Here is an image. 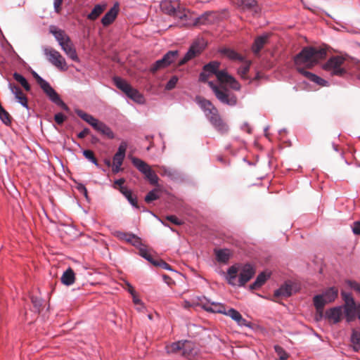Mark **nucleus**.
<instances>
[{
	"label": "nucleus",
	"instance_id": "8fccbe9b",
	"mask_svg": "<svg viewBox=\"0 0 360 360\" xmlns=\"http://www.w3.org/2000/svg\"><path fill=\"white\" fill-rule=\"evenodd\" d=\"M67 119V117L62 112H58L54 115V120L58 124H63Z\"/></svg>",
	"mask_w": 360,
	"mask_h": 360
},
{
	"label": "nucleus",
	"instance_id": "b1692460",
	"mask_svg": "<svg viewBox=\"0 0 360 360\" xmlns=\"http://www.w3.org/2000/svg\"><path fill=\"white\" fill-rule=\"evenodd\" d=\"M10 86L11 91L15 95V98L17 100L18 103H20L24 108L29 109L27 98L23 94L20 88L17 86H12L11 84H10Z\"/></svg>",
	"mask_w": 360,
	"mask_h": 360
},
{
	"label": "nucleus",
	"instance_id": "9d476101",
	"mask_svg": "<svg viewBox=\"0 0 360 360\" xmlns=\"http://www.w3.org/2000/svg\"><path fill=\"white\" fill-rule=\"evenodd\" d=\"M133 165L144 175L145 179L150 185L158 186L159 178L150 166L146 162L136 157L130 158Z\"/></svg>",
	"mask_w": 360,
	"mask_h": 360
},
{
	"label": "nucleus",
	"instance_id": "412c9836",
	"mask_svg": "<svg viewBox=\"0 0 360 360\" xmlns=\"http://www.w3.org/2000/svg\"><path fill=\"white\" fill-rule=\"evenodd\" d=\"M119 11V4L115 3L114 6L103 15L101 23L104 26L110 25L116 18Z\"/></svg>",
	"mask_w": 360,
	"mask_h": 360
},
{
	"label": "nucleus",
	"instance_id": "9b49d317",
	"mask_svg": "<svg viewBox=\"0 0 360 360\" xmlns=\"http://www.w3.org/2000/svg\"><path fill=\"white\" fill-rule=\"evenodd\" d=\"M345 304L342 307L346 318V321L349 323L354 321L356 318V311L358 306H356L355 301L351 294L342 292L341 293Z\"/></svg>",
	"mask_w": 360,
	"mask_h": 360
},
{
	"label": "nucleus",
	"instance_id": "dca6fc26",
	"mask_svg": "<svg viewBox=\"0 0 360 360\" xmlns=\"http://www.w3.org/2000/svg\"><path fill=\"white\" fill-rule=\"evenodd\" d=\"M203 44L199 41H194L189 47L184 56L178 62L179 65H183L190 60L199 55L203 50Z\"/></svg>",
	"mask_w": 360,
	"mask_h": 360
},
{
	"label": "nucleus",
	"instance_id": "c03bdc74",
	"mask_svg": "<svg viewBox=\"0 0 360 360\" xmlns=\"http://www.w3.org/2000/svg\"><path fill=\"white\" fill-rule=\"evenodd\" d=\"M179 81V77L176 75L172 76L169 80L167 82L165 86V89L167 91H171L175 88L177 82Z\"/></svg>",
	"mask_w": 360,
	"mask_h": 360
},
{
	"label": "nucleus",
	"instance_id": "f8f14e48",
	"mask_svg": "<svg viewBox=\"0 0 360 360\" xmlns=\"http://www.w3.org/2000/svg\"><path fill=\"white\" fill-rule=\"evenodd\" d=\"M44 53L47 57L48 60L60 70H68V65L65 58L60 53L53 48L44 47Z\"/></svg>",
	"mask_w": 360,
	"mask_h": 360
},
{
	"label": "nucleus",
	"instance_id": "0eeeda50",
	"mask_svg": "<svg viewBox=\"0 0 360 360\" xmlns=\"http://www.w3.org/2000/svg\"><path fill=\"white\" fill-rule=\"evenodd\" d=\"M208 86L212 90L216 98L221 103L231 107H233L237 105V96L228 89L222 86H218L212 81L208 82Z\"/></svg>",
	"mask_w": 360,
	"mask_h": 360
},
{
	"label": "nucleus",
	"instance_id": "473e14b6",
	"mask_svg": "<svg viewBox=\"0 0 360 360\" xmlns=\"http://www.w3.org/2000/svg\"><path fill=\"white\" fill-rule=\"evenodd\" d=\"M351 342L353 345V349L355 352L360 350V332L353 330L351 335Z\"/></svg>",
	"mask_w": 360,
	"mask_h": 360
},
{
	"label": "nucleus",
	"instance_id": "7c9ffc66",
	"mask_svg": "<svg viewBox=\"0 0 360 360\" xmlns=\"http://www.w3.org/2000/svg\"><path fill=\"white\" fill-rule=\"evenodd\" d=\"M216 259L220 263H226L230 258V252L227 249H219L215 251Z\"/></svg>",
	"mask_w": 360,
	"mask_h": 360
},
{
	"label": "nucleus",
	"instance_id": "72a5a7b5",
	"mask_svg": "<svg viewBox=\"0 0 360 360\" xmlns=\"http://www.w3.org/2000/svg\"><path fill=\"white\" fill-rule=\"evenodd\" d=\"M75 112L81 119L87 122L89 125L92 124V123L96 120V118L91 115H89L80 109L76 108Z\"/></svg>",
	"mask_w": 360,
	"mask_h": 360
},
{
	"label": "nucleus",
	"instance_id": "864d4df0",
	"mask_svg": "<svg viewBox=\"0 0 360 360\" xmlns=\"http://www.w3.org/2000/svg\"><path fill=\"white\" fill-rule=\"evenodd\" d=\"M76 188L79 193H82L86 199L88 198L87 189L83 184L78 183L76 186Z\"/></svg>",
	"mask_w": 360,
	"mask_h": 360
},
{
	"label": "nucleus",
	"instance_id": "6ab92c4d",
	"mask_svg": "<svg viewBox=\"0 0 360 360\" xmlns=\"http://www.w3.org/2000/svg\"><path fill=\"white\" fill-rule=\"evenodd\" d=\"M342 315V307L337 306L330 308L326 310L324 314V317L328 321H332L333 323H338Z\"/></svg>",
	"mask_w": 360,
	"mask_h": 360
},
{
	"label": "nucleus",
	"instance_id": "bf43d9fd",
	"mask_svg": "<svg viewBox=\"0 0 360 360\" xmlns=\"http://www.w3.org/2000/svg\"><path fill=\"white\" fill-rule=\"evenodd\" d=\"M352 229L354 234L360 235V221L354 222Z\"/></svg>",
	"mask_w": 360,
	"mask_h": 360
},
{
	"label": "nucleus",
	"instance_id": "69168bd1",
	"mask_svg": "<svg viewBox=\"0 0 360 360\" xmlns=\"http://www.w3.org/2000/svg\"><path fill=\"white\" fill-rule=\"evenodd\" d=\"M122 165L113 164L112 171L114 174H117L122 170Z\"/></svg>",
	"mask_w": 360,
	"mask_h": 360
},
{
	"label": "nucleus",
	"instance_id": "4be33fe9",
	"mask_svg": "<svg viewBox=\"0 0 360 360\" xmlns=\"http://www.w3.org/2000/svg\"><path fill=\"white\" fill-rule=\"evenodd\" d=\"M49 32L53 35L59 45L63 44L65 41H70V38L66 34L65 32L55 25H51L49 27Z\"/></svg>",
	"mask_w": 360,
	"mask_h": 360
},
{
	"label": "nucleus",
	"instance_id": "49530a36",
	"mask_svg": "<svg viewBox=\"0 0 360 360\" xmlns=\"http://www.w3.org/2000/svg\"><path fill=\"white\" fill-rule=\"evenodd\" d=\"M31 302L35 309L39 311L43 304V300L41 297L32 295L31 297Z\"/></svg>",
	"mask_w": 360,
	"mask_h": 360
},
{
	"label": "nucleus",
	"instance_id": "a211bd4d",
	"mask_svg": "<svg viewBox=\"0 0 360 360\" xmlns=\"http://www.w3.org/2000/svg\"><path fill=\"white\" fill-rule=\"evenodd\" d=\"M158 167L160 169V174L162 176H166L173 181H181L184 180L183 174L177 169L165 165L158 166Z\"/></svg>",
	"mask_w": 360,
	"mask_h": 360
},
{
	"label": "nucleus",
	"instance_id": "39448f33",
	"mask_svg": "<svg viewBox=\"0 0 360 360\" xmlns=\"http://www.w3.org/2000/svg\"><path fill=\"white\" fill-rule=\"evenodd\" d=\"M32 75L36 79L37 83L39 85L43 92L46 95L49 99L60 107L63 110L66 112L70 110L69 107L64 103L60 98L59 94L55 91V89L51 86V84L44 79H43L35 71H32Z\"/></svg>",
	"mask_w": 360,
	"mask_h": 360
},
{
	"label": "nucleus",
	"instance_id": "a878e982",
	"mask_svg": "<svg viewBox=\"0 0 360 360\" xmlns=\"http://www.w3.org/2000/svg\"><path fill=\"white\" fill-rule=\"evenodd\" d=\"M292 293V285L288 282L281 285V287L274 291V296L276 297H288Z\"/></svg>",
	"mask_w": 360,
	"mask_h": 360
},
{
	"label": "nucleus",
	"instance_id": "cd10ccee",
	"mask_svg": "<svg viewBox=\"0 0 360 360\" xmlns=\"http://www.w3.org/2000/svg\"><path fill=\"white\" fill-rule=\"evenodd\" d=\"M61 283L65 285L70 286L72 285L75 280V274L71 268L65 271L60 278Z\"/></svg>",
	"mask_w": 360,
	"mask_h": 360
},
{
	"label": "nucleus",
	"instance_id": "680f3d73",
	"mask_svg": "<svg viewBox=\"0 0 360 360\" xmlns=\"http://www.w3.org/2000/svg\"><path fill=\"white\" fill-rule=\"evenodd\" d=\"M124 182H125V179L124 178H120V179H116L114 181V184L119 186V190H120V192H121V188L122 187H124L123 186Z\"/></svg>",
	"mask_w": 360,
	"mask_h": 360
},
{
	"label": "nucleus",
	"instance_id": "aec40b11",
	"mask_svg": "<svg viewBox=\"0 0 360 360\" xmlns=\"http://www.w3.org/2000/svg\"><path fill=\"white\" fill-rule=\"evenodd\" d=\"M270 34L264 33L262 35L257 37L251 46L252 51L255 55H258L261 50L264 48V45L268 42Z\"/></svg>",
	"mask_w": 360,
	"mask_h": 360
},
{
	"label": "nucleus",
	"instance_id": "79ce46f5",
	"mask_svg": "<svg viewBox=\"0 0 360 360\" xmlns=\"http://www.w3.org/2000/svg\"><path fill=\"white\" fill-rule=\"evenodd\" d=\"M0 120L5 124H10L11 122V116L9 113L3 108H0Z\"/></svg>",
	"mask_w": 360,
	"mask_h": 360
},
{
	"label": "nucleus",
	"instance_id": "774afa93",
	"mask_svg": "<svg viewBox=\"0 0 360 360\" xmlns=\"http://www.w3.org/2000/svg\"><path fill=\"white\" fill-rule=\"evenodd\" d=\"M148 262L150 263H151L153 266L160 267V266L161 265L160 262H162V259H156L152 257V259H150V261H148Z\"/></svg>",
	"mask_w": 360,
	"mask_h": 360
},
{
	"label": "nucleus",
	"instance_id": "e433bc0d",
	"mask_svg": "<svg viewBox=\"0 0 360 360\" xmlns=\"http://www.w3.org/2000/svg\"><path fill=\"white\" fill-rule=\"evenodd\" d=\"M167 67H168V65H166V63L165 62L163 58H161L160 60H156L153 64L150 65V72L152 73H155L159 70L165 68Z\"/></svg>",
	"mask_w": 360,
	"mask_h": 360
},
{
	"label": "nucleus",
	"instance_id": "5fc2aeb1",
	"mask_svg": "<svg viewBox=\"0 0 360 360\" xmlns=\"http://www.w3.org/2000/svg\"><path fill=\"white\" fill-rule=\"evenodd\" d=\"M312 82L321 86H326L328 85V82L322 79L321 77L316 75Z\"/></svg>",
	"mask_w": 360,
	"mask_h": 360
},
{
	"label": "nucleus",
	"instance_id": "2f4dec72",
	"mask_svg": "<svg viewBox=\"0 0 360 360\" xmlns=\"http://www.w3.org/2000/svg\"><path fill=\"white\" fill-rule=\"evenodd\" d=\"M179 56V51L177 50H172L167 51L162 58L166 63V65L169 66L172 63L176 61Z\"/></svg>",
	"mask_w": 360,
	"mask_h": 360
},
{
	"label": "nucleus",
	"instance_id": "c756f323",
	"mask_svg": "<svg viewBox=\"0 0 360 360\" xmlns=\"http://www.w3.org/2000/svg\"><path fill=\"white\" fill-rule=\"evenodd\" d=\"M220 53L228 58L234 60L243 61V57L233 49L229 48H223L220 49Z\"/></svg>",
	"mask_w": 360,
	"mask_h": 360
},
{
	"label": "nucleus",
	"instance_id": "393cba45",
	"mask_svg": "<svg viewBox=\"0 0 360 360\" xmlns=\"http://www.w3.org/2000/svg\"><path fill=\"white\" fill-rule=\"evenodd\" d=\"M127 143L122 141L118 147L117 151L113 156V164L122 165L125 158Z\"/></svg>",
	"mask_w": 360,
	"mask_h": 360
},
{
	"label": "nucleus",
	"instance_id": "20e7f679",
	"mask_svg": "<svg viewBox=\"0 0 360 360\" xmlns=\"http://www.w3.org/2000/svg\"><path fill=\"white\" fill-rule=\"evenodd\" d=\"M200 105L204 110L206 117L217 131L221 134L228 132V125L223 121L218 113L217 109L212 105L211 101L203 98L200 101Z\"/></svg>",
	"mask_w": 360,
	"mask_h": 360
},
{
	"label": "nucleus",
	"instance_id": "ea45409f",
	"mask_svg": "<svg viewBox=\"0 0 360 360\" xmlns=\"http://www.w3.org/2000/svg\"><path fill=\"white\" fill-rule=\"evenodd\" d=\"M161 7H162V11L169 15H172L174 13L176 12V6L172 5L170 2H167V1H165V2H163L162 4H161Z\"/></svg>",
	"mask_w": 360,
	"mask_h": 360
},
{
	"label": "nucleus",
	"instance_id": "6e6d98bb",
	"mask_svg": "<svg viewBox=\"0 0 360 360\" xmlns=\"http://www.w3.org/2000/svg\"><path fill=\"white\" fill-rule=\"evenodd\" d=\"M65 54L73 61L79 62V59L75 48H73L72 50H70Z\"/></svg>",
	"mask_w": 360,
	"mask_h": 360
},
{
	"label": "nucleus",
	"instance_id": "4468645a",
	"mask_svg": "<svg viewBox=\"0 0 360 360\" xmlns=\"http://www.w3.org/2000/svg\"><path fill=\"white\" fill-rule=\"evenodd\" d=\"M237 7L243 12H249L252 16H257L261 9L256 0H236Z\"/></svg>",
	"mask_w": 360,
	"mask_h": 360
},
{
	"label": "nucleus",
	"instance_id": "f704fd0d",
	"mask_svg": "<svg viewBox=\"0 0 360 360\" xmlns=\"http://www.w3.org/2000/svg\"><path fill=\"white\" fill-rule=\"evenodd\" d=\"M13 78L15 81L19 82L26 91H30V85L29 84L27 79L23 75L18 72H14Z\"/></svg>",
	"mask_w": 360,
	"mask_h": 360
},
{
	"label": "nucleus",
	"instance_id": "bb28decb",
	"mask_svg": "<svg viewBox=\"0 0 360 360\" xmlns=\"http://www.w3.org/2000/svg\"><path fill=\"white\" fill-rule=\"evenodd\" d=\"M121 193L127 198L130 205L136 208L140 209L141 207L138 204L136 196L132 194L131 190L127 189L126 187L121 188Z\"/></svg>",
	"mask_w": 360,
	"mask_h": 360
},
{
	"label": "nucleus",
	"instance_id": "4d7b16f0",
	"mask_svg": "<svg viewBox=\"0 0 360 360\" xmlns=\"http://www.w3.org/2000/svg\"><path fill=\"white\" fill-rule=\"evenodd\" d=\"M183 346H184V343H182L181 342H173L171 345V350H172V352H174L179 351V350L182 349Z\"/></svg>",
	"mask_w": 360,
	"mask_h": 360
},
{
	"label": "nucleus",
	"instance_id": "7ed1b4c3",
	"mask_svg": "<svg viewBox=\"0 0 360 360\" xmlns=\"http://www.w3.org/2000/svg\"><path fill=\"white\" fill-rule=\"evenodd\" d=\"M200 304L202 308L207 311L212 313L223 314L231 317L240 326H247V321L243 318L242 315L236 309L229 308L226 310L225 306L219 302H211L210 300L205 296L198 297Z\"/></svg>",
	"mask_w": 360,
	"mask_h": 360
},
{
	"label": "nucleus",
	"instance_id": "f03ea898",
	"mask_svg": "<svg viewBox=\"0 0 360 360\" xmlns=\"http://www.w3.org/2000/svg\"><path fill=\"white\" fill-rule=\"evenodd\" d=\"M326 56V51L323 49L305 46L294 57L293 60L296 68L303 65L307 68H311Z\"/></svg>",
	"mask_w": 360,
	"mask_h": 360
},
{
	"label": "nucleus",
	"instance_id": "423d86ee",
	"mask_svg": "<svg viewBox=\"0 0 360 360\" xmlns=\"http://www.w3.org/2000/svg\"><path fill=\"white\" fill-rule=\"evenodd\" d=\"M338 295V290L335 287H330L326 288L322 294L316 295L313 297V304L318 311H321L323 314L324 307L327 304L333 302Z\"/></svg>",
	"mask_w": 360,
	"mask_h": 360
},
{
	"label": "nucleus",
	"instance_id": "a18cd8bd",
	"mask_svg": "<svg viewBox=\"0 0 360 360\" xmlns=\"http://www.w3.org/2000/svg\"><path fill=\"white\" fill-rule=\"evenodd\" d=\"M158 198L159 195L157 193V190L153 189L147 193L144 200L147 203H150L153 200H158Z\"/></svg>",
	"mask_w": 360,
	"mask_h": 360
},
{
	"label": "nucleus",
	"instance_id": "052dcab7",
	"mask_svg": "<svg viewBox=\"0 0 360 360\" xmlns=\"http://www.w3.org/2000/svg\"><path fill=\"white\" fill-rule=\"evenodd\" d=\"M63 0H54L53 1V7L56 13H59L60 11V6L62 4Z\"/></svg>",
	"mask_w": 360,
	"mask_h": 360
},
{
	"label": "nucleus",
	"instance_id": "f3484780",
	"mask_svg": "<svg viewBox=\"0 0 360 360\" xmlns=\"http://www.w3.org/2000/svg\"><path fill=\"white\" fill-rule=\"evenodd\" d=\"M115 236L120 240H124L127 243L134 246L137 249L143 246L142 240L140 237L132 233H125L122 231H117Z\"/></svg>",
	"mask_w": 360,
	"mask_h": 360
},
{
	"label": "nucleus",
	"instance_id": "1a4fd4ad",
	"mask_svg": "<svg viewBox=\"0 0 360 360\" xmlns=\"http://www.w3.org/2000/svg\"><path fill=\"white\" fill-rule=\"evenodd\" d=\"M344 62L343 58L340 56H333L322 65V68L331 76L345 77L347 72L346 69L342 67Z\"/></svg>",
	"mask_w": 360,
	"mask_h": 360
},
{
	"label": "nucleus",
	"instance_id": "c9c22d12",
	"mask_svg": "<svg viewBox=\"0 0 360 360\" xmlns=\"http://www.w3.org/2000/svg\"><path fill=\"white\" fill-rule=\"evenodd\" d=\"M97 131L100 132L103 135L106 136L108 138L110 139H112L115 137V134L113 131L111 130V129L103 122H101Z\"/></svg>",
	"mask_w": 360,
	"mask_h": 360
},
{
	"label": "nucleus",
	"instance_id": "a19ab883",
	"mask_svg": "<svg viewBox=\"0 0 360 360\" xmlns=\"http://www.w3.org/2000/svg\"><path fill=\"white\" fill-rule=\"evenodd\" d=\"M250 63L248 61H245L238 68V73L240 75L242 78H245L246 75L250 70Z\"/></svg>",
	"mask_w": 360,
	"mask_h": 360
},
{
	"label": "nucleus",
	"instance_id": "4c0bfd02",
	"mask_svg": "<svg viewBox=\"0 0 360 360\" xmlns=\"http://www.w3.org/2000/svg\"><path fill=\"white\" fill-rule=\"evenodd\" d=\"M82 154L86 159H87L89 162H92L97 167L101 168V165L98 164L96 158L94 155V153L91 150H84L82 151Z\"/></svg>",
	"mask_w": 360,
	"mask_h": 360
},
{
	"label": "nucleus",
	"instance_id": "37998d69",
	"mask_svg": "<svg viewBox=\"0 0 360 360\" xmlns=\"http://www.w3.org/2000/svg\"><path fill=\"white\" fill-rule=\"evenodd\" d=\"M296 69L299 73L308 79L310 82H312L316 75L311 72L306 70L304 68L297 67Z\"/></svg>",
	"mask_w": 360,
	"mask_h": 360
},
{
	"label": "nucleus",
	"instance_id": "2eb2a0df",
	"mask_svg": "<svg viewBox=\"0 0 360 360\" xmlns=\"http://www.w3.org/2000/svg\"><path fill=\"white\" fill-rule=\"evenodd\" d=\"M221 63L217 60H212L205 64L199 75V81L201 82H207L208 79L212 75H216L217 70L219 68Z\"/></svg>",
	"mask_w": 360,
	"mask_h": 360
},
{
	"label": "nucleus",
	"instance_id": "e2e57ef3",
	"mask_svg": "<svg viewBox=\"0 0 360 360\" xmlns=\"http://www.w3.org/2000/svg\"><path fill=\"white\" fill-rule=\"evenodd\" d=\"M89 133V129L88 128H84L82 131L77 134V137L79 139H84Z\"/></svg>",
	"mask_w": 360,
	"mask_h": 360
},
{
	"label": "nucleus",
	"instance_id": "3c124183",
	"mask_svg": "<svg viewBox=\"0 0 360 360\" xmlns=\"http://www.w3.org/2000/svg\"><path fill=\"white\" fill-rule=\"evenodd\" d=\"M166 219L169 221L171 223L180 226L183 224L182 220L179 219L178 217H176L175 215H168L166 217Z\"/></svg>",
	"mask_w": 360,
	"mask_h": 360
},
{
	"label": "nucleus",
	"instance_id": "58836bf2",
	"mask_svg": "<svg viewBox=\"0 0 360 360\" xmlns=\"http://www.w3.org/2000/svg\"><path fill=\"white\" fill-rule=\"evenodd\" d=\"M104 8L100 4L96 5L92 9L91 12L88 15L89 20H96L103 11Z\"/></svg>",
	"mask_w": 360,
	"mask_h": 360
},
{
	"label": "nucleus",
	"instance_id": "ddd939ff",
	"mask_svg": "<svg viewBox=\"0 0 360 360\" xmlns=\"http://www.w3.org/2000/svg\"><path fill=\"white\" fill-rule=\"evenodd\" d=\"M215 76L220 83L227 84L236 91L240 89L239 82L232 75H229L226 70H220L219 68Z\"/></svg>",
	"mask_w": 360,
	"mask_h": 360
},
{
	"label": "nucleus",
	"instance_id": "de8ad7c7",
	"mask_svg": "<svg viewBox=\"0 0 360 360\" xmlns=\"http://www.w3.org/2000/svg\"><path fill=\"white\" fill-rule=\"evenodd\" d=\"M138 250L139 252V254L141 257H142L143 258L146 259L148 262L150 261V259H152V255L148 253V252L147 249L146 248V247L144 246V245H143V246H141Z\"/></svg>",
	"mask_w": 360,
	"mask_h": 360
},
{
	"label": "nucleus",
	"instance_id": "6e6552de",
	"mask_svg": "<svg viewBox=\"0 0 360 360\" xmlns=\"http://www.w3.org/2000/svg\"><path fill=\"white\" fill-rule=\"evenodd\" d=\"M113 82L116 87L124 92L133 101L142 104L144 103L143 96L136 89L133 88L126 80L120 77H114Z\"/></svg>",
	"mask_w": 360,
	"mask_h": 360
},
{
	"label": "nucleus",
	"instance_id": "09e8293b",
	"mask_svg": "<svg viewBox=\"0 0 360 360\" xmlns=\"http://www.w3.org/2000/svg\"><path fill=\"white\" fill-rule=\"evenodd\" d=\"M172 16L181 20H186L188 18L187 14L184 11H181L179 7L176 8V12L173 13Z\"/></svg>",
	"mask_w": 360,
	"mask_h": 360
},
{
	"label": "nucleus",
	"instance_id": "13d9d810",
	"mask_svg": "<svg viewBox=\"0 0 360 360\" xmlns=\"http://www.w3.org/2000/svg\"><path fill=\"white\" fill-rule=\"evenodd\" d=\"M349 285L355 291L358 292L360 294V283L354 281H349L348 282Z\"/></svg>",
	"mask_w": 360,
	"mask_h": 360
},
{
	"label": "nucleus",
	"instance_id": "f257e3e1",
	"mask_svg": "<svg viewBox=\"0 0 360 360\" xmlns=\"http://www.w3.org/2000/svg\"><path fill=\"white\" fill-rule=\"evenodd\" d=\"M255 272V266L250 263L234 264L228 269L226 279L232 286L243 287L253 278Z\"/></svg>",
	"mask_w": 360,
	"mask_h": 360
},
{
	"label": "nucleus",
	"instance_id": "0e129e2a",
	"mask_svg": "<svg viewBox=\"0 0 360 360\" xmlns=\"http://www.w3.org/2000/svg\"><path fill=\"white\" fill-rule=\"evenodd\" d=\"M160 264H161V265L160 266V267H161L164 269H166V270L173 271L172 267L169 264H167L166 262H165L164 260L162 259V262H160Z\"/></svg>",
	"mask_w": 360,
	"mask_h": 360
},
{
	"label": "nucleus",
	"instance_id": "603ef678",
	"mask_svg": "<svg viewBox=\"0 0 360 360\" xmlns=\"http://www.w3.org/2000/svg\"><path fill=\"white\" fill-rule=\"evenodd\" d=\"M62 50L66 53H68V51H70V50H72L73 48H75L73 46V44L71 41V40L70 39L69 41H65L63 44H60V45Z\"/></svg>",
	"mask_w": 360,
	"mask_h": 360
},
{
	"label": "nucleus",
	"instance_id": "c85d7f7f",
	"mask_svg": "<svg viewBox=\"0 0 360 360\" xmlns=\"http://www.w3.org/2000/svg\"><path fill=\"white\" fill-rule=\"evenodd\" d=\"M269 275L264 272H261L257 276L255 281L250 285V290H257L261 288L269 278Z\"/></svg>",
	"mask_w": 360,
	"mask_h": 360
},
{
	"label": "nucleus",
	"instance_id": "338daca9",
	"mask_svg": "<svg viewBox=\"0 0 360 360\" xmlns=\"http://www.w3.org/2000/svg\"><path fill=\"white\" fill-rule=\"evenodd\" d=\"M148 262L150 263H151L153 266L160 267V266L161 265L160 262H162V259H156L152 257V259H150V261H148Z\"/></svg>",
	"mask_w": 360,
	"mask_h": 360
},
{
	"label": "nucleus",
	"instance_id": "5701e85b",
	"mask_svg": "<svg viewBox=\"0 0 360 360\" xmlns=\"http://www.w3.org/2000/svg\"><path fill=\"white\" fill-rule=\"evenodd\" d=\"M215 18H216V14L214 12L206 11L195 19L194 25H200L212 24L214 22Z\"/></svg>",
	"mask_w": 360,
	"mask_h": 360
}]
</instances>
